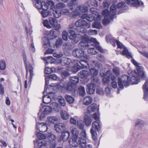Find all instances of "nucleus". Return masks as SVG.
Here are the masks:
<instances>
[{"mask_svg":"<svg viewBox=\"0 0 148 148\" xmlns=\"http://www.w3.org/2000/svg\"><path fill=\"white\" fill-rule=\"evenodd\" d=\"M143 91V98L146 101H148V79H147L142 86Z\"/></svg>","mask_w":148,"mask_h":148,"instance_id":"nucleus-9","label":"nucleus"},{"mask_svg":"<svg viewBox=\"0 0 148 148\" xmlns=\"http://www.w3.org/2000/svg\"><path fill=\"white\" fill-rule=\"evenodd\" d=\"M79 39L80 38L82 41L90 42V40L89 38L86 34L81 35L79 34Z\"/></svg>","mask_w":148,"mask_h":148,"instance_id":"nucleus-41","label":"nucleus"},{"mask_svg":"<svg viewBox=\"0 0 148 148\" xmlns=\"http://www.w3.org/2000/svg\"><path fill=\"white\" fill-rule=\"evenodd\" d=\"M43 110V112L45 113L48 114L50 113L51 111L52 110L50 107L48 106H45L42 107Z\"/></svg>","mask_w":148,"mask_h":148,"instance_id":"nucleus-43","label":"nucleus"},{"mask_svg":"<svg viewBox=\"0 0 148 148\" xmlns=\"http://www.w3.org/2000/svg\"><path fill=\"white\" fill-rule=\"evenodd\" d=\"M113 72L116 76L119 75L120 73V70L119 68L114 66L112 69Z\"/></svg>","mask_w":148,"mask_h":148,"instance_id":"nucleus-49","label":"nucleus"},{"mask_svg":"<svg viewBox=\"0 0 148 148\" xmlns=\"http://www.w3.org/2000/svg\"><path fill=\"white\" fill-rule=\"evenodd\" d=\"M92 27L93 28H101L102 27L100 22H95L93 23L92 24Z\"/></svg>","mask_w":148,"mask_h":148,"instance_id":"nucleus-47","label":"nucleus"},{"mask_svg":"<svg viewBox=\"0 0 148 148\" xmlns=\"http://www.w3.org/2000/svg\"><path fill=\"white\" fill-rule=\"evenodd\" d=\"M58 101L60 103V105L62 106H64L66 105V101L64 98L59 96L58 97Z\"/></svg>","mask_w":148,"mask_h":148,"instance_id":"nucleus-40","label":"nucleus"},{"mask_svg":"<svg viewBox=\"0 0 148 148\" xmlns=\"http://www.w3.org/2000/svg\"><path fill=\"white\" fill-rule=\"evenodd\" d=\"M58 29H51L49 33L50 35L54 37H56L59 34L60 32L58 31Z\"/></svg>","mask_w":148,"mask_h":148,"instance_id":"nucleus-35","label":"nucleus"},{"mask_svg":"<svg viewBox=\"0 0 148 148\" xmlns=\"http://www.w3.org/2000/svg\"><path fill=\"white\" fill-rule=\"evenodd\" d=\"M68 33L65 30L63 31L62 32V36L64 40L66 41L68 39Z\"/></svg>","mask_w":148,"mask_h":148,"instance_id":"nucleus-55","label":"nucleus"},{"mask_svg":"<svg viewBox=\"0 0 148 148\" xmlns=\"http://www.w3.org/2000/svg\"><path fill=\"white\" fill-rule=\"evenodd\" d=\"M62 41L61 39L58 38L56 42L55 46L56 47H59L62 44Z\"/></svg>","mask_w":148,"mask_h":148,"instance_id":"nucleus-58","label":"nucleus"},{"mask_svg":"<svg viewBox=\"0 0 148 148\" xmlns=\"http://www.w3.org/2000/svg\"><path fill=\"white\" fill-rule=\"evenodd\" d=\"M65 97L67 101L69 103H72L75 101L74 98L70 95H66Z\"/></svg>","mask_w":148,"mask_h":148,"instance_id":"nucleus-39","label":"nucleus"},{"mask_svg":"<svg viewBox=\"0 0 148 148\" xmlns=\"http://www.w3.org/2000/svg\"><path fill=\"white\" fill-rule=\"evenodd\" d=\"M75 25L77 27L86 26L88 28H89L91 25L90 23H88L86 21L81 19L77 21L75 23Z\"/></svg>","mask_w":148,"mask_h":148,"instance_id":"nucleus-10","label":"nucleus"},{"mask_svg":"<svg viewBox=\"0 0 148 148\" xmlns=\"http://www.w3.org/2000/svg\"><path fill=\"white\" fill-rule=\"evenodd\" d=\"M109 40L111 42H113L114 43H116L119 48H123L124 49V50L122 53V55H125L128 58H132V57L131 55V53L129 52L128 50L124 47V46L121 43L117 40H114L112 38L110 39Z\"/></svg>","mask_w":148,"mask_h":148,"instance_id":"nucleus-4","label":"nucleus"},{"mask_svg":"<svg viewBox=\"0 0 148 148\" xmlns=\"http://www.w3.org/2000/svg\"><path fill=\"white\" fill-rule=\"evenodd\" d=\"M75 85L73 84H71L70 82L66 86V88L67 90L70 92H77L75 91Z\"/></svg>","mask_w":148,"mask_h":148,"instance_id":"nucleus-29","label":"nucleus"},{"mask_svg":"<svg viewBox=\"0 0 148 148\" xmlns=\"http://www.w3.org/2000/svg\"><path fill=\"white\" fill-rule=\"evenodd\" d=\"M70 135V133L68 131H63L61 136V138L64 141H66Z\"/></svg>","mask_w":148,"mask_h":148,"instance_id":"nucleus-25","label":"nucleus"},{"mask_svg":"<svg viewBox=\"0 0 148 148\" xmlns=\"http://www.w3.org/2000/svg\"><path fill=\"white\" fill-rule=\"evenodd\" d=\"M99 129V126L97 121H94L92 124V127L90 130V133L92 134V139L95 140L97 139V132Z\"/></svg>","mask_w":148,"mask_h":148,"instance_id":"nucleus-6","label":"nucleus"},{"mask_svg":"<svg viewBox=\"0 0 148 148\" xmlns=\"http://www.w3.org/2000/svg\"><path fill=\"white\" fill-rule=\"evenodd\" d=\"M59 106L56 102H53L50 104V106L51 110H53L56 111H58L59 110Z\"/></svg>","mask_w":148,"mask_h":148,"instance_id":"nucleus-33","label":"nucleus"},{"mask_svg":"<svg viewBox=\"0 0 148 148\" xmlns=\"http://www.w3.org/2000/svg\"><path fill=\"white\" fill-rule=\"evenodd\" d=\"M79 34L77 35L76 34L70 35L69 38L70 40H72V43L73 44L77 43L79 40Z\"/></svg>","mask_w":148,"mask_h":148,"instance_id":"nucleus-18","label":"nucleus"},{"mask_svg":"<svg viewBox=\"0 0 148 148\" xmlns=\"http://www.w3.org/2000/svg\"><path fill=\"white\" fill-rule=\"evenodd\" d=\"M51 93L48 94L49 95H45L43 97V101L45 103L48 104L50 103L51 101V98L53 99L54 97V94L52 92H51Z\"/></svg>","mask_w":148,"mask_h":148,"instance_id":"nucleus-11","label":"nucleus"},{"mask_svg":"<svg viewBox=\"0 0 148 148\" xmlns=\"http://www.w3.org/2000/svg\"><path fill=\"white\" fill-rule=\"evenodd\" d=\"M89 76L91 75V78L96 76L98 74V71L94 68H91L89 70Z\"/></svg>","mask_w":148,"mask_h":148,"instance_id":"nucleus-28","label":"nucleus"},{"mask_svg":"<svg viewBox=\"0 0 148 148\" xmlns=\"http://www.w3.org/2000/svg\"><path fill=\"white\" fill-rule=\"evenodd\" d=\"M45 88L44 91L43 92V93H45V92L47 94L51 93V92H49V90L50 89V88H48L47 85L48 84L49 81V80H51V79H50V78L49 77V75L47 76L45 79Z\"/></svg>","mask_w":148,"mask_h":148,"instance_id":"nucleus-26","label":"nucleus"},{"mask_svg":"<svg viewBox=\"0 0 148 148\" xmlns=\"http://www.w3.org/2000/svg\"><path fill=\"white\" fill-rule=\"evenodd\" d=\"M125 2L128 4H131L133 6L138 7L143 5V3L139 0H125Z\"/></svg>","mask_w":148,"mask_h":148,"instance_id":"nucleus-8","label":"nucleus"},{"mask_svg":"<svg viewBox=\"0 0 148 148\" xmlns=\"http://www.w3.org/2000/svg\"><path fill=\"white\" fill-rule=\"evenodd\" d=\"M61 115L62 118L64 120H66L68 119L69 115L67 112L64 110L61 111Z\"/></svg>","mask_w":148,"mask_h":148,"instance_id":"nucleus-42","label":"nucleus"},{"mask_svg":"<svg viewBox=\"0 0 148 148\" xmlns=\"http://www.w3.org/2000/svg\"><path fill=\"white\" fill-rule=\"evenodd\" d=\"M35 4L36 7L37 8L40 9H41L42 5L45 4V2H41L39 0H36Z\"/></svg>","mask_w":148,"mask_h":148,"instance_id":"nucleus-45","label":"nucleus"},{"mask_svg":"<svg viewBox=\"0 0 148 148\" xmlns=\"http://www.w3.org/2000/svg\"><path fill=\"white\" fill-rule=\"evenodd\" d=\"M80 95L82 96H84L85 94V92L84 87L81 86L78 89Z\"/></svg>","mask_w":148,"mask_h":148,"instance_id":"nucleus-53","label":"nucleus"},{"mask_svg":"<svg viewBox=\"0 0 148 148\" xmlns=\"http://www.w3.org/2000/svg\"><path fill=\"white\" fill-rule=\"evenodd\" d=\"M87 111L89 113L95 111L96 110L95 106L94 105H91L87 108Z\"/></svg>","mask_w":148,"mask_h":148,"instance_id":"nucleus-50","label":"nucleus"},{"mask_svg":"<svg viewBox=\"0 0 148 148\" xmlns=\"http://www.w3.org/2000/svg\"><path fill=\"white\" fill-rule=\"evenodd\" d=\"M65 125L64 123H60L55 125L54 130L57 132L60 133L65 129Z\"/></svg>","mask_w":148,"mask_h":148,"instance_id":"nucleus-15","label":"nucleus"},{"mask_svg":"<svg viewBox=\"0 0 148 148\" xmlns=\"http://www.w3.org/2000/svg\"><path fill=\"white\" fill-rule=\"evenodd\" d=\"M132 62L136 66V70L134 71L131 70L128 71V73L130 76H132L131 78L126 75H123L118 78L119 86L121 88H123L124 86L125 87L128 86L130 83L137 84L140 82L141 78L144 79L146 78L143 71L142 66L134 60H132Z\"/></svg>","mask_w":148,"mask_h":148,"instance_id":"nucleus-1","label":"nucleus"},{"mask_svg":"<svg viewBox=\"0 0 148 148\" xmlns=\"http://www.w3.org/2000/svg\"><path fill=\"white\" fill-rule=\"evenodd\" d=\"M37 136L39 137L38 139L34 143V148H44L43 147L46 146L47 144L45 140H41V139L45 138L46 136L44 134L37 133Z\"/></svg>","mask_w":148,"mask_h":148,"instance_id":"nucleus-3","label":"nucleus"},{"mask_svg":"<svg viewBox=\"0 0 148 148\" xmlns=\"http://www.w3.org/2000/svg\"><path fill=\"white\" fill-rule=\"evenodd\" d=\"M74 62L75 64H76V66L75 67L77 69L76 72L84 68H87L88 67L87 66H89L88 62L84 60H74Z\"/></svg>","mask_w":148,"mask_h":148,"instance_id":"nucleus-5","label":"nucleus"},{"mask_svg":"<svg viewBox=\"0 0 148 148\" xmlns=\"http://www.w3.org/2000/svg\"><path fill=\"white\" fill-rule=\"evenodd\" d=\"M79 77L82 78H85L89 76L88 71L84 70L81 71L78 73Z\"/></svg>","mask_w":148,"mask_h":148,"instance_id":"nucleus-24","label":"nucleus"},{"mask_svg":"<svg viewBox=\"0 0 148 148\" xmlns=\"http://www.w3.org/2000/svg\"><path fill=\"white\" fill-rule=\"evenodd\" d=\"M88 10L87 7L84 5H82L80 6H77L76 9L74 10L75 12L77 13V15H79L80 14V12H86Z\"/></svg>","mask_w":148,"mask_h":148,"instance_id":"nucleus-12","label":"nucleus"},{"mask_svg":"<svg viewBox=\"0 0 148 148\" xmlns=\"http://www.w3.org/2000/svg\"><path fill=\"white\" fill-rule=\"evenodd\" d=\"M86 92L87 93L89 94H93L95 91V85L93 83H90L88 84L87 86Z\"/></svg>","mask_w":148,"mask_h":148,"instance_id":"nucleus-14","label":"nucleus"},{"mask_svg":"<svg viewBox=\"0 0 148 148\" xmlns=\"http://www.w3.org/2000/svg\"><path fill=\"white\" fill-rule=\"evenodd\" d=\"M87 51L88 53L92 55L95 54L97 53L95 48L93 47L88 49Z\"/></svg>","mask_w":148,"mask_h":148,"instance_id":"nucleus-56","label":"nucleus"},{"mask_svg":"<svg viewBox=\"0 0 148 148\" xmlns=\"http://www.w3.org/2000/svg\"><path fill=\"white\" fill-rule=\"evenodd\" d=\"M81 18L83 19H86L89 21H92L95 18L92 14H83L81 16Z\"/></svg>","mask_w":148,"mask_h":148,"instance_id":"nucleus-21","label":"nucleus"},{"mask_svg":"<svg viewBox=\"0 0 148 148\" xmlns=\"http://www.w3.org/2000/svg\"><path fill=\"white\" fill-rule=\"evenodd\" d=\"M91 43L93 42V44H94L93 46H95L96 49L98 50L99 52L101 53L103 52V50L102 47L99 46V43L97 41L95 38H91Z\"/></svg>","mask_w":148,"mask_h":148,"instance_id":"nucleus-17","label":"nucleus"},{"mask_svg":"<svg viewBox=\"0 0 148 148\" xmlns=\"http://www.w3.org/2000/svg\"><path fill=\"white\" fill-rule=\"evenodd\" d=\"M115 6H116V8H117L124 9V8L125 7L126 4L124 2H122L118 3L117 5Z\"/></svg>","mask_w":148,"mask_h":148,"instance_id":"nucleus-51","label":"nucleus"},{"mask_svg":"<svg viewBox=\"0 0 148 148\" xmlns=\"http://www.w3.org/2000/svg\"><path fill=\"white\" fill-rule=\"evenodd\" d=\"M76 29L77 31L83 33H84L86 32L87 30L85 28L82 27H77Z\"/></svg>","mask_w":148,"mask_h":148,"instance_id":"nucleus-60","label":"nucleus"},{"mask_svg":"<svg viewBox=\"0 0 148 148\" xmlns=\"http://www.w3.org/2000/svg\"><path fill=\"white\" fill-rule=\"evenodd\" d=\"M78 143L79 146L81 148H86L87 147L86 139L82 137L79 138Z\"/></svg>","mask_w":148,"mask_h":148,"instance_id":"nucleus-20","label":"nucleus"},{"mask_svg":"<svg viewBox=\"0 0 148 148\" xmlns=\"http://www.w3.org/2000/svg\"><path fill=\"white\" fill-rule=\"evenodd\" d=\"M66 83L64 80H61V81L56 84V87L58 89H61L63 88H66Z\"/></svg>","mask_w":148,"mask_h":148,"instance_id":"nucleus-37","label":"nucleus"},{"mask_svg":"<svg viewBox=\"0 0 148 148\" xmlns=\"http://www.w3.org/2000/svg\"><path fill=\"white\" fill-rule=\"evenodd\" d=\"M93 42H87L82 41L79 43V47L83 48H88L89 46V44L92 45H94L93 44Z\"/></svg>","mask_w":148,"mask_h":148,"instance_id":"nucleus-22","label":"nucleus"},{"mask_svg":"<svg viewBox=\"0 0 148 148\" xmlns=\"http://www.w3.org/2000/svg\"><path fill=\"white\" fill-rule=\"evenodd\" d=\"M70 82L75 85L79 82V79L77 76H73L69 78Z\"/></svg>","mask_w":148,"mask_h":148,"instance_id":"nucleus-34","label":"nucleus"},{"mask_svg":"<svg viewBox=\"0 0 148 148\" xmlns=\"http://www.w3.org/2000/svg\"><path fill=\"white\" fill-rule=\"evenodd\" d=\"M110 77L108 76H106L103 79V83L104 84H108L110 82Z\"/></svg>","mask_w":148,"mask_h":148,"instance_id":"nucleus-64","label":"nucleus"},{"mask_svg":"<svg viewBox=\"0 0 148 148\" xmlns=\"http://www.w3.org/2000/svg\"><path fill=\"white\" fill-rule=\"evenodd\" d=\"M77 125L78 127L82 130H84V125L82 123V120H79L77 122Z\"/></svg>","mask_w":148,"mask_h":148,"instance_id":"nucleus-62","label":"nucleus"},{"mask_svg":"<svg viewBox=\"0 0 148 148\" xmlns=\"http://www.w3.org/2000/svg\"><path fill=\"white\" fill-rule=\"evenodd\" d=\"M6 68L5 61L3 60H0V69L1 70H4Z\"/></svg>","mask_w":148,"mask_h":148,"instance_id":"nucleus-48","label":"nucleus"},{"mask_svg":"<svg viewBox=\"0 0 148 148\" xmlns=\"http://www.w3.org/2000/svg\"><path fill=\"white\" fill-rule=\"evenodd\" d=\"M110 18H106L105 17L103 20V23L105 25H107L110 23Z\"/></svg>","mask_w":148,"mask_h":148,"instance_id":"nucleus-61","label":"nucleus"},{"mask_svg":"<svg viewBox=\"0 0 148 148\" xmlns=\"http://www.w3.org/2000/svg\"><path fill=\"white\" fill-rule=\"evenodd\" d=\"M93 82L94 83H93L94 84L95 86H97V85H99V84H100V83L99 82V79L97 77H92V78H91Z\"/></svg>","mask_w":148,"mask_h":148,"instance_id":"nucleus-52","label":"nucleus"},{"mask_svg":"<svg viewBox=\"0 0 148 148\" xmlns=\"http://www.w3.org/2000/svg\"><path fill=\"white\" fill-rule=\"evenodd\" d=\"M49 13V12L48 10H42L41 12V14L42 16L44 18H45L47 16Z\"/></svg>","mask_w":148,"mask_h":148,"instance_id":"nucleus-59","label":"nucleus"},{"mask_svg":"<svg viewBox=\"0 0 148 148\" xmlns=\"http://www.w3.org/2000/svg\"><path fill=\"white\" fill-rule=\"evenodd\" d=\"M101 14L102 15L105 17L106 18H110L111 20H113V18H112L110 14V13L108 10L107 9H106L101 12Z\"/></svg>","mask_w":148,"mask_h":148,"instance_id":"nucleus-31","label":"nucleus"},{"mask_svg":"<svg viewBox=\"0 0 148 148\" xmlns=\"http://www.w3.org/2000/svg\"><path fill=\"white\" fill-rule=\"evenodd\" d=\"M73 56L77 58H87L88 57L84 53V51L81 49H76L73 51Z\"/></svg>","mask_w":148,"mask_h":148,"instance_id":"nucleus-7","label":"nucleus"},{"mask_svg":"<svg viewBox=\"0 0 148 148\" xmlns=\"http://www.w3.org/2000/svg\"><path fill=\"white\" fill-rule=\"evenodd\" d=\"M71 62L70 59L67 57H62L60 60V63L62 65L69 64Z\"/></svg>","mask_w":148,"mask_h":148,"instance_id":"nucleus-19","label":"nucleus"},{"mask_svg":"<svg viewBox=\"0 0 148 148\" xmlns=\"http://www.w3.org/2000/svg\"><path fill=\"white\" fill-rule=\"evenodd\" d=\"M110 72V71L107 70L106 68H104L100 70V73L102 77H104L107 75L109 74Z\"/></svg>","mask_w":148,"mask_h":148,"instance_id":"nucleus-32","label":"nucleus"},{"mask_svg":"<svg viewBox=\"0 0 148 148\" xmlns=\"http://www.w3.org/2000/svg\"><path fill=\"white\" fill-rule=\"evenodd\" d=\"M53 14L55 18H58L61 16V10H58L54 11L53 12Z\"/></svg>","mask_w":148,"mask_h":148,"instance_id":"nucleus-46","label":"nucleus"},{"mask_svg":"<svg viewBox=\"0 0 148 148\" xmlns=\"http://www.w3.org/2000/svg\"><path fill=\"white\" fill-rule=\"evenodd\" d=\"M45 41L43 42V45L44 46L47 45L48 43L49 46L51 47H52L54 46V42L55 41H54L53 38H51L49 40L47 38H43L42 39Z\"/></svg>","mask_w":148,"mask_h":148,"instance_id":"nucleus-16","label":"nucleus"},{"mask_svg":"<svg viewBox=\"0 0 148 148\" xmlns=\"http://www.w3.org/2000/svg\"><path fill=\"white\" fill-rule=\"evenodd\" d=\"M77 138L72 137L69 140V144L74 147H76L78 145V143L77 140Z\"/></svg>","mask_w":148,"mask_h":148,"instance_id":"nucleus-23","label":"nucleus"},{"mask_svg":"<svg viewBox=\"0 0 148 148\" xmlns=\"http://www.w3.org/2000/svg\"><path fill=\"white\" fill-rule=\"evenodd\" d=\"M91 65L100 68L101 66V64L97 61H92Z\"/></svg>","mask_w":148,"mask_h":148,"instance_id":"nucleus-54","label":"nucleus"},{"mask_svg":"<svg viewBox=\"0 0 148 148\" xmlns=\"http://www.w3.org/2000/svg\"><path fill=\"white\" fill-rule=\"evenodd\" d=\"M72 134V137L77 138L79 134V132L77 128H74L71 131Z\"/></svg>","mask_w":148,"mask_h":148,"instance_id":"nucleus-36","label":"nucleus"},{"mask_svg":"<svg viewBox=\"0 0 148 148\" xmlns=\"http://www.w3.org/2000/svg\"><path fill=\"white\" fill-rule=\"evenodd\" d=\"M37 129L40 132H44L46 131L48 129V127L46 123H38V124L37 125Z\"/></svg>","mask_w":148,"mask_h":148,"instance_id":"nucleus-13","label":"nucleus"},{"mask_svg":"<svg viewBox=\"0 0 148 148\" xmlns=\"http://www.w3.org/2000/svg\"><path fill=\"white\" fill-rule=\"evenodd\" d=\"M116 6L115 5H112L110 7V14L112 18H114V17L116 14L117 12Z\"/></svg>","mask_w":148,"mask_h":148,"instance_id":"nucleus-30","label":"nucleus"},{"mask_svg":"<svg viewBox=\"0 0 148 148\" xmlns=\"http://www.w3.org/2000/svg\"><path fill=\"white\" fill-rule=\"evenodd\" d=\"M48 137L49 140V142L50 141L52 142L53 141H56L55 140L56 139V137L54 135L51 134L49 135Z\"/></svg>","mask_w":148,"mask_h":148,"instance_id":"nucleus-63","label":"nucleus"},{"mask_svg":"<svg viewBox=\"0 0 148 148\" xmlns=\"http://www.w3.org/2000/svg\"><path fill=\"white\" fill-rule=\"evenodd\" d=\"M84 121L86 125L88 126L90 125L92 121L90 117L87 115H85L84 117Z\"/></svg>","mask_w":148,"mask_h":148,"instance_id":"nucleus-38","label":"nucleus"},{"mask_svg":"<svg viewBox=\"0 0 148 148\" xmlns=\"http://www.w3.org/2000/svg\"><path fill=\"white\" fill-rule=\"evenodd\" d=\"M56 141H53L52 142H49L47 145L48 148H55L56 147Z\"/></svg>","mask_w":148,"mask_h":148,"instance_id":"nucleus-44","label":"nucleus"},{"mask_svg":"<svg viewBox=\"0 0 148 148\" xmlns=\"http://www.w3.org/2000/svg\"><path fill=\"white\" fill-rule=\"evenodd\" d=\"M93 100L92 97L90 96H86L84 97L83 100V103L84 105L88 106L90 104Z\"/></svg>","mask_w":148,"mask_h":148,"instance_id":"nucleus-27","label":"nucleus"},{"mask_svg":"<svg viewBox=\"0 0 148 148\" xmlns=\"http://www.w3.org/2000/svg\"><path fill=\"white\" fill-rule=\"evenodd\" d=\"M48 119L49 121L52 123H54L55 121L58 120V117L57 116L49 117Z\"/></svg>","mask_w":148,"mask_h":148,"instance_id":"nucleus-57","label":"nucleus"},{"mask_svg":"<svg viewBox=\"0 0 148 148\" xmlns=\"http://www.w3.org/2000/svg\"><path fill=\"white\" fill-rule=\"evenodd\" d=\"M43 24L44 26L49 29L53 27L59 29L61 27V25L58 24V20L53 17H49L48 21L47 19L44 20Z\"/></svg>","mask_w":148,"mask_h":148,"instance_id":"nucleus-2","label":"nucleus"}]
</instances>
